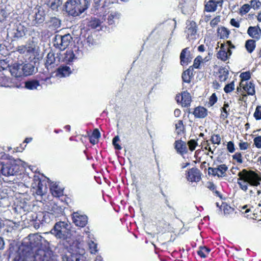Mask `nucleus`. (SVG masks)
<instances>
[{"label":"nucleus","instance_id":"nucleus-1","mask_svg":"<svg viewBox=\"0 0 261 261\" xmlns=\"http://www.w3.org/2000/svg\"><path fill=\"white\" fill-rule=\"evenodd\" d=\"M42 240L43 238L38 234L29 235L27 238L24 239L22 243V245L25 247L23 249L22 253L17 255H23L27 257H30L33 258L38 251L43 250L45 252L48 253L51 260L54 261L51 252L48 250L41 248L42 244Z\"/></svg>","mask_w":261,"mask_h":261},{"label":"nucleus","instance_id":"nucleus-2","mask_svg":"<svg viewBox=\"0 0 261 261\" xmlns=\"http://www.w3.org/2000/svg\"><path fill=\"white\" fill-rule=\"evenodd\" d=\"M238 176L237 183L240 189L245 192L248 190V185L257 187L261 184V174L258 171L244 169L238 173Z\"/></svg>","mask_w":261,"mask_h":261},{"label":"nucleus","instance_id":"nucleus-3","mask_svg":"<svg viewBox=\"0 0 261 261\" xmlns=\"http://www.w3.org/2000/svg\"><path fill=\"white\" fill-rule=\"evenodd\" d=\"M89 6L88 0H68L64 5L66 13L73 17L80 16Z\"/></svg>","mask_w":261,"mask_h":261},{"label":"nucleus","instance_id":"nucleus-4","mask_svg":"<svg viewBox=\"0 0 261 261\" xmlns=\"http://www.w3.org/2000/svg\"><path fill=\"white\" fill-rule=\"evenodd\" d=\"M50 233L57 239L66 240L71 237L70 223L67 221H60L56 222Z\"/></svg>","mask_w":261,"mask_h":261},{"label":"nucleus","instance_id":"nucleus-5","mask_svg":"<svg viewBox=\"0 0 261 261\" xmlns=\"http://www.w3.org/2000/svg\"><path fill=\"white\" fill-rule=\"evenodd\" d=\"M46 13L44 8L39 6L35 7L28 16V19L32 25L39 26L43 24L46 18Z\"/></svg>","mask_w":261,"mask_h":261},{"label":"nucleus","instance_id":"nucleus-6","mask_svg":"<svg viewBox=\"0 0 261 261\" xmlns=\"http://www.w3.org/2000/svg\"><path fill=\"white\" fill-rule=\"evenodd\" d=\"M72 37L70 34L64 35L56 34L53 38V45L59 51H63L69 45L72 41Z\"/></svg>","mask_w":261,"mask_h":261},{"label":"nucleus","instance_id":"nucleus-7","mask_svg":"<svg viewBox=\"0 0 261 261\" xmlns=\"http://www.w3.org/2000/svg\"><path fill=\"white\" fill-rule=\"evenodd\" d=\"M27 28L21 23H15L13 28L8 29V36L12 38V41L22 39L26 35Z\"/></svg>","mask_w":261,"mask_h":261},{"label":"nucleus","instance_id":"nucleus-8","mask_svg":"<svg viewBox=\"0 0 261 261\" xmlns=\"http://www.w3.org/2000/svg\"><path fill=\"white\" fill-rule=\"evenodd\" d=\"M13 261H52L49 254L43 250H39L34 257H26L23 255H16Z\"/></svg>","mask_w":261,"mask_h":261},{"label":"nucleus","instance_id":"nucleus-9","mask_svg":"<svg viewBox=\"0 0 261 261\" xmlns=\"http://www.w3.org/2000/svg\"><path fill=\"white\" fill-rule=\"evenodd\" d=\"M0 68L4 70H8L12 76L15 77H19L23 76L22 63H14L12 65H7L5 60H0Z\"/></svg>","mask_w":261,"mask_h":261},{"label":"nucleus","instance_id":"nucleus-10","mask_svg":"<svg viewBox=\"0 0 261 261\" xmlns=\"http://www.w3.org/2000/svg\"><path fill=\"white\" fill-rule=\"evenodd\" d=\"M20 170V166L16 160L8 162L4 164L2 174L5 176H9L16 174Z\"/></svg>","mask_w":261,"mask_h":261},{"label":"nucleus","instance_id":"nucleus-11","mask_svg":"<svg viewBox=\"0 0 261 261\" xmlns=\"http://www.w3.org/2000/svg\"><path fill=\"white\" fill-rule=\"evenodd\" d=\"M62 261H87L85 255L84 250H81V252H68L63 255Z\"/></svg>","mask_w":261,"mask_h":261},{"label":"nucleus","instance_id":"nucleus-12","mask_svg":"<svg viewBox=\"0 0 261 261\" xmlns=\"http://www.w3.org/2000/svg\"><path fill=\"white\" fill-rule=\"evenodd\" d=\"M60 62L59 51L56 53L51 50L47 54L45 63V67L48 70L58 65Z\"/></svg>","mask_w":261,"mask_h":261},{"label":"nucleus","instance_id":"nucleus-13","mask_svg":"<svg viewBox=\"0 0 261 261\" xmlns=\"http://www.w3.org/2000/svg\"><path fill=\"white\" fill-rule=\"evenodd\" d=\"M193 48L188 47L183 49L180 52V64L182 65H187L192 61L193 58Z\"/></svg>","mask_w":261,"mask_h":261},{"label":"nucleus","instance_id":"nucleus-14","mask_svg":"<svg viewBox=\"0 0 261 261\" xmlns=\"http://www.w3.org/2000/svg\"><path fill=\"white\" fill-rule=\"evenodd\" d=\"M62 21L60 18L56 16L50 17L46 22V27L48 30L55 32L61 27Z\"/></svg>","mask_w":261,"mask_h":261},{"label":"nucleus","instance_id":"nucleus-15","mask_svg":"<svg viewBox=\"0 0 261 261\" xmlns=\"http://www.w3.org/2000/svg\"><path fill=\"white\" fill-rule=\"evenodd\" d=\"M186 178L191 182H198L201 179V173L196 168H192L185 173Z\"/></svg>","mask_w":261,"mask_h":261},{"label":"nucleus","instance_id":"nucleus-16","mask_svg":"<svg viewBox=\"0 0 261 261\" xmlns=\"http://www.w3.org/2000/svg\"><path fill=\"white\" fill-rule=\"evenodd\" d=\"M73 222L77 226L83 227L88 223V217L86 215L82 214L81 212L73 213L72 214Z\"/></svg>","mask_w":261,"mask_h":261},{"label":"nucleus","instance_id":"nucleus-17","mask_svg":"<svg viewBox=\"0 0 261 261\" xmlns=\"http://www.w3.org/2000/svg\"><path fill=\"white\" fill-rule=\"evenodd\" d=\"M196 23L193 21H189L187 23L185 33L187 37L189 39H195L197 36V29Z\"/></svg>","mask_w":261,"mask_h":261},{"label":"nucleus","instance_id":"nucleus-18","mask_svg":"<svg viewBox=\"0 0 261 261\" xmlns=\"http://www.w3.org/2000/svg\"><path fill=\"white\" fill-rule=\"evenodd\" d=\"M180 106L183 108H186L185 113L190 114V109H189L192 102V98L191 94L187 91H184L180 94Z\"/></svg>","mask_w":261,"mask_h":261},{"label":"nucleus","instance_id":"nucleus-19","mask_svg":"<svg viewBox=\"0 0 261 261\" xmlns=\"http://www.w3.org/2000/svg\"><path fill=\"white\" fill-rule=\"evenodd\" d=\"M38 220L42 224L49 223L55 218V216L48 212H39L36 215Z\"/></svg>","mask_w":261,"mask_h":261},{"label":"nucleus","instance_id":"nucleus-20","mask_svg":"<svg viewBox=\"0 0 261 261\" xmlns=\"http://www.w3.org/2000/svg\"><path fill=\"white\" fill-rule=\"evenodd\" d=\"M60 62H64L70 64L75 61L74 51L72 49H67L65 53L62 54L59 51Z\"/></svg>","mask_w":261,"mask_h":261},{"label":"nucleus","instance_id":"nucleus-21","mask_svg":"<svg viewBox=\"0 0 261 261\" xmlns=\"http://www.w3.org/2000/svg\"><path fill=\"white\" fill-rule=\"evenodd\" d=\"M231 54L232 52L231 50H229L226 45L222 43L221 44L220 49L217 54V57L218 59L225 61L228 59Z\"/></svg>","mask_w":261,"mask_h":261},{"label":"nucleus","instance_id":"nucleus-22","mask_svg":"<svg viewBox=\"0 0 261 261\" xmlns=\"http://www.w3.org/2000/svg\"><path fill=\"white\" fill-rule=\"evenodd\" d=\"M223 0H209L205 5V10L207 12H215L218 6H221Z\"/></svg>","mask_w":261,"mask_h":261},{"label":"nucleus","instance_id":"nucleus-23","mask_svg":"<svg viewBox=\"0 0 261 261\" xmlns=\"http://www.w3.org/2000/svg\"><path fill=\"white\" fill-rule=\"evenodd\" d=\"M120 14L117 12H111L107 16H103L102 19H103L109 25L114 24L120 18Z\"/></svg>","mask_w":261,"mask_h":261},{"label":"nucleus","instance_id":"nucleus-24","mask_svg":"<svg viewBox=\"0 0 261 261\" xmlns=\"http://www.w3.org/2000/svg\"><path fill=\"white\" fill-rule=\"evenodd\" d=\"M46 206H47V212L51 213L55 216V218L63 212L61 207L59 206L54 202L48 203Z\"/></svg>","mask_w":261,"mask_h":261},{"label":"nucleus","instance_id":"nucleus-25","mask_svg":"<svg viewBox=\"0 0 261 261\" xmlns=\"http://www.w3.org/2000/svg\"><path fill=\"white\" fill-rule=\"evenodd\" d=\"M23 76H27L35 72V66L31 63H22Z\"/></svg>","mask_w":261,"mask_h":261},{"label":"nucleus","instance_id":"nucleus-26","mask_svg":"<svg viewBox=\"0 0 261 261\" xmlns=\"http://www.w3.org/2000/svg\"><path fill=\"white\" fill-rule=\"evenodd\" d=\"M247 33L248 35L253 38L259 39L261 34V30L257 27H249Z\"/></svg>","mask_w":261,"mask_h":261},{"label":"nucleus","instance_id":"nucleus-27","mask_svg":"<svg viewBox=\"0 0 261 261\" xmlns=\"http://www.w3.org/2000/svg\"><path fill=\"white\" fill-rule=\"evenodd\" d=\"M193 114L196 118H203L207 116V111L205 108L199 106L194 109Z\"/></svg>","mask_w":261,"mask_h":261},{"label":"nucleus","instance_id":"nucleus-28","mask_svg":"<svg viewBox=\"0 0 261 261\" xmlns=\"http://www.w3.org/2000/svg\"><path fill=\"white\" fill-rule=\"evenodd\" d=\"M103 21H101L98 18L96 17H91L88 22V26L91 29H97L99 30L101 28V24Z\"/></svg>","mask_w":261,"mask_h":261},{"label":"nucleus","instance_id":"nucleus-29","mask_svg":"<svg viewBox=\"0 0 261 261\" xmlns=\"http://www.w3.org/2000/svg\"><path fill=\"white\" fill-rule=\"evenodd\" d=\"M25 88L29 90H37L39 87L41 88L39 82L36 80H31L25 82Z\"/></svg>","mask_w":261,"mask_h":261},{"label":"nucleus","instance_id":"nucleus-30","mask_svg":"<svg viewBox=\"0 0 261 261\" xmlns=\"http://www.w3.org/2000/svg\"><path fill=\"white\" fill-rule=\"evenodd\" d=\"M71 72V69L69 67L61 66L58 68L57 75L60 77H66L69 76Z\"/></svg>","mask_w":261,"mask_h":261},{"label":"nucleus","instance_id":"nucleus-31","mask_svg":"<svg viewBox=\"0 0 261 261\" xmlns=\"http://www.w3.org/2000/svg\"><path fill=\"white\" fill-rule=\"evenodd\" d=\"M33 188L35 190V192L37 195L42 196L45 193L46 189L45 186H44L42 182L40 180H38L37 185L35 188L34 187Z\"/></svg>","mask_w":261,"mask_h":261},{"label":"nucleus","instance_id":"nucleus-32","mask_svg":"<svg viewBox=\"0 0 261 261\" xmlns=\"http://www.w3.org/2000/svg\"><path fill=\"white\" fill-rule=\"evenodd\" d=\"M191 67L185 71L182 74V80L184 82L189 83L191 82V77L193 75V68Z\"/></svg>","mask_w":261,"mask_h":261},{"label":"nucleus","instance_id":"nucleus-33","mask_svg":"<svg viewBox=\"0 0 261 261\" xmlns=\"http://www.w3.org/2000/svg\"><path fill=\"white\" fill-rule=\"evenodd\" d=\"M61 5L60 0H49L47 3V6L53 11H58L59 7Z\"/></svg>","mask_w":261,"mask_h":261},{"label":"nucleus","instance_id":"nucleus-34","mask_svg":"<svg viewBox=\"0 0 261 261\" xmlns=\"http://www.w3.org/2000/svg\"><path fill=\"white\" fill-rule=\"evenodd\" d=\"M100 137V133L97 128H95L91 136L89 137L90 142L94 145L98 142V139Z\"/></svg>","mask_w":261,"mask_h":261},{"label":"nucleus","instance_id":"nucleus-35","mask_svg":"<svg viewBox=\"0 0 261 261\" xmlns=\"http://www.w3.org/2000/svg\"><path fill=\"white\" fill-rule=\"evenodd\" d=\"M218 177H222L226 175V172L228 170V167L225 164H221L216 167Z\"/></svg>","mask_w":261,"mask_h":261},{"label":"nucleus","instance_id":"nucleus-36","mask_svg":"<svg viewBox=\"0 0 261 261\" xmlns=\"http://www.w3.org/2000/svg\"><path fill=\"white\" fill-rule=\"evenodd\" d=\"M218 34L221 39H227L228 38L230 31L224 27H222L218 29Z\"/></svg>","mask_w":261,"mask_h":261},{"label":"nucleus","instance_id":"nucleus-37","mask_svg":"<svg viewBox=\"0 0 261 261\" xmlns=\"http://www.w3.org/2000/svg\"><path fill=\"white\" fill-rule=\"evenodd\" d=\"M229 107V104L225 102L223 107L221 108V114L220 117L223 120H225L228 117L230 110Z\"/></svg>","mask_w":261,"mask_h":261},{"label":"nucleus","instance_id":"nucleus-38","mask_svg":"<svg viewBox=\"0 0 261 261\" xmlns=\"http://www.w3.org/2000/svg\"><path fill=\"white\" fill-rule=\"evenodd\" d=\"M243 89L248 95H253L255 94L254 85L251 82H247L245 86H243Z\"/></svg>","mask_w":261,"mask_h":261},{"label":"nucleus","instance_id":"nucleus-39","mask_svg":"<svg viewBox=\"0 0 261 261\" xmlns=\"http://www.w3.org/2000/svg\"><path fill=\"white\" fill-rule=\"evenodd\" d=\"M50 191L52 195L55 197H59L63 195V190L60 189L57 185H53L50 187Z\"/></svg>","mask_w":261,"mask_h":261},{"label":"nucleus","instance_id":"nucleus-40","mask_svg":"<svg viewBox=\"0 0 261 261\" xmlns=\"http://www.w3.org/2000/svg\"><path fill=\"white\" fill-rule=\"evenodd\" d=\"M245 47L248 53H251L255 47V41L254 40H248L246 42Z\"/></svg>","mask_w":261,"mask_h":261},{"label":"nucleus","instance_id":"nucleus-41","mask_svg":"<svg viewBox=\"0 0 261 261\" xmlns=\"http://www.w3.org/2000/svg\"><path fill=\"white\" fill-rule=\"evenodd\" d=\"M219 78L221 82H224L228 78V71L224 68L220 69L219 71Z\"/></svg>","mask_w":261,"mask_h":261},{"label":"nucleus","instance_id":"nucleus-42","mask_svg":"<svg viewBox=\"0 0 261 261\" xmlns=\"http://www.w3.org/2000/svg\"><path fill=\"white\" fill-rule=\"evenodd\" d=\"M210 251V249L205 246L200 247V249L197 251V253L202 258H205Z\"/></svg>","mask_w":261,"mask_h":261},{"label":"nucleus","instance_id":"nucleus-43","mask_svg":"<svg viewBox=\"0 0 261 261\" xmlns=\"http://www.w3.org/2000/svg\"><path fill=\"white\" fill-rule=\"evenodd\" d=\"M203 59L200 56H198L194 60L193 66L196 69H200V64L203 63Z\"/></svg>","mask_w":261,"mask_h":261},{"label":"nucleus","instance_id":"nucleus-44","mask_svg":"<svg viewBox=\"0 0 261 261\" xmlns=\"http://www.w3.org/2000/svg\"><path fill=\"white\" fill-rule=\"evenodd\" d=\"M73 51H74V57L75 60L80 59L83 57V53L78 47H75Z\"/></svg>","mask_w":261,"mask_h":261},{"label":"nucleus","instance_id":"nucleus-45","mask_svg":"<svg viewBox=\"0 0 261 261\" xmlns=\"http://www.w3.org/2000/svg\"><path fill=\"white\" fill-rule=\"evenodd\" d=\"M234 89V81H232L229 84H227L224 88V91L225 92L228 93L232 91Z\"/></svg>","mask_w":261,"mask_h":261},{"label":"nucleus","instance_id":"nucleus-46","mask_svg":"<svg viewBox=\"0 0 261 261\" xmlns=\"http://www.w3.org/2000/svg\"><path fill=\"white\" fill-rule=\"evenodd\" d=\"M250 6L254 10L258 9L261 7V3L259 0H252L250 2Z\"/></svg>","mask_w":261,"mask_h":261},{"label":"nucleus","instance_id":"nucleus-47","mask_svg":"<svg viewBox=\"0 0 261 261\" xmlns=\"http://www.w3.org/2000/svg\"><path fill=\"white\" fill-rule=\"evenodd\" d=\"M211 141L213 144L219 145L221 143V137L219 135H214L212 136Z\"/></svg>","mask_w":261,"mask_h":261},{"label":"nucleus","instance_id":"nucleus-48","mask_svg":"<svg viewBox=\"0 0 261 261\" xmlns=\"http://www.w3.org/2000/svg\"><path fill=\"white\" fill-rule=\"evenodd\" d=\"M250 9V6L248 4L243 5L240 9V13L244 15L248 13Z\"/></svg>","mask_w":261,"mask_h":261},{"label":"nucleus","instance_id":"nucleus-49","mask_svg":"<svg viewBox=\"0 0 261 261\" xmlns=\"http://www.w3.org/2000/svg\"><path fill=\"white\" fill-rule=\"evenodd\" d=\"M254 117L256 120L261 119V107L257 106L256 108L255 112L253 114Z\"/></svg>","mask_w":261,"mask_h":261},{"label":"nucleus","instance_id":"nucleus-50","mask_svg":"<svg viewBox=\"0 0 261 261\" xmlns=\"http://www.w3.org/2000/svg\"><path fill=\"white\" fill-rule=\"evenodd\" d=\"M89 249L91 253H95L97 251V244L94 242L91 241L89 244Z\"/></svg>","mask_w":261,"mask_h":261},{"label":"nucleus","instance_id":"nucleus-51","mask_svg":"<svg viewBox=\"0 0 261 261\" xmlns=\"http://www.w3.org/2000/svg\"><path fill=\"white\" fill-rule=\"evenodd\" d=\"M242 81H247L251 78V74L249 71L243 72L240 74Z\"/></svg>","mask_w":261,"mask_h":261},{"label":"nucleus","instance_id":"nucleus-52","mask_svg":"<svg viewBox=\"0 0 261 261\" xmlns=\"http://www.w3.org/2000/svg\"><path fill=\"white\" fill-rule=\"evenodd\" d=\"M253 141L254 145L257 148H261V136L255 137Z\"/></svg>","mask_w":261,"mask_h":261},{"label":"nucleus","instance_id":"nucleus-53","mask_svg":"<svg viewBox=\"0 0 261 261\" xmlns=\"http://www.w3.org/2000/svg\"><path fill=\"white\" fill-rule=\"evenodd\" d=\"M85 42L89 46H91L94 44L95 41L92 36L88 35L85 40Z\"/></svg>","mask_w":261,"mask_h":261},{"label":"nucleus","instance_id":"nucleus-54","mask_svg":"<svg viewBox=\"0 0 261 261\" xmlns=\"http://www.w3.org/2000/svg\"><path fill=\"white\" fill-rule=\"evenodd\" d=\"M233 159L236 160L239 163H242V154L241 153L237 152L232 156Z\"/></svg>","mask_w":261,"mask_h":261},{"label":"nucleus","instance_id":"nucleus-55","mask_svg":"<svg viewBox=\"0 0 261 261\" xmlns=\"http://www.w3.org/2000/svg\"><path fill=\"white\" fill-rule=\"evenodd\" d=\"M188 145L191 151H193L197 145V142L194 140H191L188 142Z\"/></svg>","mask_w":261,"mask_h":261},{"label":"nucleus","instance_id":"nucleus-56","mask_svg":"<svg viewBox=\"0 0 261 261\" xmlns=\"http://www.w3.org/2000/svg\"><path fill=\"white\" fill-rule=\"evenodd\" d=\"M234 209L233 208L227 205L225 206L223 209L224 213L225 215L230 214L232 213Z\"/></svg>","mask_w":261,"mask_h":261},{"label":"nucleus","instance_id":"nucleus-57","mask_svg":"<svg viewBox=\"0 0 261 261\" xmlns=\"http://www.w3.org/2000/svg\"><path fill=\"white\" fill-rule=\"evenodd\" d=\"M208 173L209 174H212V175L215 176H218V173L217 172L216 167H209L208 168Z\"/></svg>","mask_w":261,"mask_h":261},{"label":"nucleus","instance_id":"nucleus-58","mask_svg":"<svg viewBox=\"0 0 261 261\" xmlns=\"http://www.w3.org/2000/svg\"><path fill=\"white\" fill-rule=\"evenodd\" d=\"M227 148L228 150L232 153L234 151V144L232 142L229 141L227 143Z\"/></svg>","mask_w":261,"mask_h":261},{"label":"nucleus","instance_id":"nucleus-59","mask_svg":"<svg viewBox=\"0 0 261 261\" xmlns=\"http://www.w3.org/2000/svg\"><path fill=\"white\" fill-rule=\"evenodd\" d=\"M217 101V97L215 93H213L210 98V104L212 106L214 105Z\"/></svg>","mask_w":261,"mask_h":261},{"label":"nucleus","instance_id":"nucleus-60","mask_svg":"<svg viewBox=\"0 0 261 261\" xmlns=\"http://www.w3.org/2000/svg\"><path fill=\"white\" fill-rule=\"evenodd\" d=\"M187 151V149L185 142L180 140V154L183 152H186Z\"/></svg>","mask_w":261,"mask_h":261},{"label":"nucleus","instance_id":"nucleus-61","mask_svg":"<svg viewBox=\"0 0 261 261\" xmlns=\"http://www.w3.org/2000/svg\"><path fill=\"white\" fill-rule=\"evenodd\" d=\"M34 227L35 229H39L41 226H43L44 225V224H42L40 223V222L38 220V219L36 217V220L33 223Z\"/></svg>","mask_w":261,"mask_h":261},{"label":"nucleus","instance_id":"nucleus-62","mask_svg":"<svg viewBox=\"0 0 261 261\" xmlns=\"http://www.w3.org/2000/svg\"><path fill=\"white\" fill-rule=\"evenodd\" d=\"M230 24L236 27V28H239L240 27V23L238 21H237L234 18H232L231 20H230Z\"/></svg>","mask_w":261,"mask_h":261},{"label":"nucleus","instance_id":"nucleus-63","mask_svg":"<svg viewBox=\"0 0 261 261\" xmlns=\"http://www.w3.org/2000/svg\"><path fill=\"white\" fill-rule=\"evenodd\" d=\"M239 147L241 150H246L248 147L247 142H242L239 144Z\"/></svg>","mask_w":261,"mask_h":261},{"label":"nucleus","instance_id":"nucleus-64","mask_svg":"<svg viewBox=\"0 0 261 261\" xmlns=\"http://www.w3.org/2000/svg\"><path fill=\"white\" fill-rule=\"evenodd\" d=\"M6 17L5 15V11L3 10L0 9V21L4 20Z\"/></svg>","mask_w":261,"mask_h":261}]
</instances>
